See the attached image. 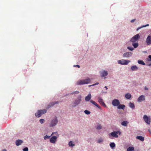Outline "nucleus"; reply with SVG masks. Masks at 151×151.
I'll return each instance as SVG.
<instances>
[{
  "instance_id": "nucleus-48",
  "label": "nucleus",
  "mask_w": 151,
  "mask_h": 151,
  "mask_svg": "<svg viewBox=\"0 0 151 151\" xmlns=\"http://www.w3.org/2000/svg\"><path fill=\"white\" fill-rule=\"evenodd\" d=\"M2 151H6V149H3V150Z\"/></svg>"
},
{
  "instance_id": "nucleus-10",
  "label": "nucleus",
  "mask_w": 151,
  "mask_h": 151,
  "mask_svg": "<svg viewBox=\"0 0 151 151\" xmlns=\"http://www.w3.org/2000/svg\"><path fill=\"white\" fill-rule=\"evenodd\" d=\"M132 55V52H127L124 53L123 56V57L128 58L131 56Z\"/></svg>"
},
{
  "instance_id": "nucleus-22",
  "label": "nucleus",
  "mask_w": 151,
  "mask_h": 151,
  "mask_svg": "<svg viewBox=\"0 0 151 151\" xmlns=\"http://www.w3.org/2000/svg\"><path fill=\"white\" fill-rule=\"evenodd\" d=\"M125 107V106L124 105H119L118 106L117 108L118 109H124Z\"/></svg>"
},
{
  "instance_id": "nucleus-1",
  "label": "nucleus",
  "mask_w": 151,
  "mask_h": 151,
  "mask_svg": "<svg viewBox=\"0 0 151 151\" xmlns=\"http://www.w3.org/2000/svg\"><path fill=\"white\" fill-rule=\"evenodd\" d=\"M118 134L119 135L121 134V132L119 131H114L109 134V137L111 139H113V137L117 138L118 137Z\"/></svg>"
},
{
  "instance_id": "nucleus-4",
  "label": "nucleus",
  "mask_w": 151,
  "mask_h": 151,
  "mask_svg": "<svg viewBox=\"0 0 151 151\" xmlns=\"http://www.w3.org/2000/svg\"><path fill=\"white\" fill-rule=\"evenodd\" d=\"M130 62V60L122 59L118 60V64L122 65H127Z\"/></svg>"
},
{
  "instance_id": "nucleus-37",
  "label": "nucleus",
  "mask_w": 151,
  "mask_h": 151,
  "mask_svg": "<svg viewBox=\"0 0 151 151\" xmlns=\"http://www.w3.org/2000/svg\"><path fill=\"white\" fill-rule=\"evenodd\" d=\"M44 119H41L40 120V122L41 124H43L44 122Z\"/></svg>"
},
{
  "instance_id": "nucleus-16",
  "label": "nucleus",
  "mask_w": 151,
  "mask_h": 151,
  "mask_svg": "<svg viewBox=\"0 0 151 151\" xmlns=\"http://www.w3.org/2000/svg\"><path fill=\"white\" fill-rule=\"evenodd\" d=\"M57 139V137L55 136H54L52 137L50 139V142L55 143L56 140Z\"/></svg>"
},
{
  "instance_id": "nucleus-19",
  "label": "nucleus",
  "mask_w": 151,
  "mask_h": 151,
  "mask_svg": "<svg viewBox=\"0 0 151 151\" xmlns=\"http://www.w3.org/2000/svg\"><path fill=\"white\" fill-rule=\"evenodd\" d=\"M91 93H90L85 98V100L86 101H88L91 99Z\"/></svg>"
},
{
  "instance_id": "nucleus-32",
  "label": "nucleus",
  "mask_w": 151,
  "mask_h": 151,
  "mask_svg": "<svg viewBox=\"0 0 151 151\" xmlns=\"http://www.w3.org/2000/svg\"><path fill=\"white\" fill-rule=\"evenodd\" d=\"M103 141V139L101 138H100L97 141V142L98 143H100L101 142H102Z\"/></svg>"
},
{
  "instance_id": "nucleus-7",
  "label": "nucleus",
  "mask_w": 151,
  "mask_h": 151,
  "mask_svg": "<svg viewBox=\"0 0 151 151\" xmlns=\"http://www.w3.org/2000/svg\"><path fill=\"white\" fill-rule=\"evenodd\" d=\"M81 95L78 96L76 99L75 101L74 104L75 105L73 106L74 107L76 105L79 104L81 100Z\"/></svg>"
},
{
  "instance_id": "nucleus-34",
  "label": "nucleus",
  "mask_w": 151,
  "mask_h": 151,
  "mask_svg": "<svg viewBox=\"0 0 151 151\" xmlns=\"http://www.w3.org/2000/svg\"><path fill=\"white\" fill-rule=\"evenodd\" d=\"M127 48L131 50V51H132L134 50V48L132 47H127Z\"/></svg>"
},
{
  "instance_id": "nucleus-26",
  "label": "nucleus",
  "mask_w": 151,
  "mask_h": 151,
  "mask_svg": "<svg viewBox=\"0 0 151 151\" xmlns=\"http://www.w3.org/2000/svg\"><path fill=\"white\" fill-rule=\"evenodd\" d=\"M134 150V147H130L127 149V151H133Z\"/></svg>"
},
{
  "instance_id": "nucleus-36",
  "label": "nucleus",
  "mask_w": 151,
  "mask_h": 151,
  "mask_svg": "<svg viewBox=\"0 0 151 151\" xmlns=\"http://www.w3.org/2000/svg\"><path fill=\"white\" fill-rule=\"evenodd\" d=\"M79 93V92L78 91H75L74 92H73L71 94H77Z\"/></svg>"
},
{
  "instance_id": "nucleus-28",
  "label": "nucleus",
  "mask_w": 151,
  "mask_h": 151,
  "mask_svg": "<svg viewBox=\"0 0 151 151\" xmlns=\"http://www.w3.org/2000/svg\"><path fill=\"white\" fill-rule=\"evenodd\" d=\"M132 45L134 48H137L138 45V44L137 43L133 42Z\"/></svg>"
},
{
  "instance_id": "nucleus-45",
  "label": "nucleus",
  "mask_w": 151,
  "mask_h": 151,
  "mask_svg": "<svg viewBox=\"0 0 151 151\" xmlns=\"http://www.w3.org/2000/svg\"><path fill=\"white\" fill-rule=\"evenodd\" d=\"M104 88H105L106 89V90H107L108 89L107 87L106 86H105Z\"/></svg>"
},
{
  "instance_id": "nucleus-8",
  "label": "nucleus",
  "mask_w": 151,
  "mask_h": 151,
  "mask_svg": "<svg viewBox=\"0 0 151 151\" xmlns=\"http://www.w3.org/2000/svg\"><path fill=\"white\" fill-rule=\"evenodd\" d=\"M143 119L145 122L149 124H150L151 121L150 117H148L146 115H144L143 116Z\"/></svg>"
},
{
  "instance_id": "nucleus-38",
  "label": "nucleus",
  "mask_w": 151,
  "mask_h": 151,
  "mask_svg": "<svg viewBox=\"0 0 151 151\" xmlns=\"http://www.w3.org/2000/svg\"><path fill=\"white\" fill-rule=\"evenodd\" d=\"M28 149L27 147H26L23 149L24 151H28Z\"/></svg>"
},
{
  "instance_id": "nucleus-5",
  "label": "nucleus",
  "mask_w": 151,
  "mask_h": 151,
  "mask_svg": "<svg viewBox=\"0 0 151 151\" xmlns=\"http://www.w3.org/2000/svg\"><path fill=\"white\" fill-rule=\"evenodd\" d=\"M58 120L56 117H55L53 119L50 123V127H52L54 126L58 123Z\"/></svg>"
},
{
  "instance_id": "nucleus-6",
  "label": "nucleus",
  "mask_w": 151,
  "mask_h": 151,
  "mask_svg": "<svg viewBox=\"0 0 151 151\" xmlns=\"http://www.w3.org/2000/svg\"><path fill=\"white\" fill-rule=\"evenodd\" d=\"M140 36L139 34H137L134 37H133L131 39V41L133 42H134L139 40Z\"/></svg>"
},
{
  "instance_id": "nucleus-25",
  "label": "nucleus",
  "mask_w": 151,
  "mask_h": 151,
  "mask_svg": "<svg viewBox=\"0 0 151 151\" xmlns=\"http://www.w3.org/2000/svg\"><path fill=\"white\" fill-rule=\"evenodd\" d=\"M138 63L139 64H141V65H145V63L142 60H138Z\"/></svg>"
},
{
  "instance_id": "nucleus-29",
  "label": "nucleus",
  "mask_w": 151,
  "mask_h": 151,
  "mask_svg": "<svg viewBox=\"0 0 151 151\" xmlns=\"http://www.w3.org/2000/svg\"><path fill=\"white\" fill-rule=\"evenodd\" d=\"M68 145L70 146L73 147L75 146V145L73 144L72 141H70L68 144Z\"/></svg>"
},
{
  "instance_id": "nucleus-20",
  "label": "nucleus",
  "mask_w": 151,
  "mask_h": 151,
  "mask_svg": "<svg viewBox=\"0 0 151 151\" xmlns=\"http://www.w3.org/2000/svg\"><path fill=\"white\" fill-rule=\"evenodd\" d=\"M130 69L133 71H136L138 69V68L136 66L134 65L131 67Z\"/></svg>"
},
{
  "instance_id": "nucleus-35",
  "label": "nucleus",
  "mask_w": 151,
  "mask_h": 151,
  "mask_svg": "<svg viewBox=\"0 0 151 151\" xmlns=\"http://www.w3.org/2000/svg\"><path fill=\"white\" fill-rule=\"evenodd\" d=\"M149 26L148 24H147L145 25H143V26H142L141 27H140V28H137V31L139 29L141 28L142 27H146L147 26Z\"/></svg>"
},
{
  "instance_id": "nucleus-21",
  "label": "nucleus",
  "mask_w": 151,
  "mask_h": 151,
  "mask_svg": "<svg viewBox=\"0 0 151 151\" xmlns=\"http://www.w3.org/2000/svg\"><path fill=\"white\" fill-rule=\"evenodd\" d=\"M128 124V122L127 121H123L122 123L121 124L124 126L127 127Z\"/></svg>"
},
{
  "instance_id": "nucleus-23",
  "label": "nucleus",
  "mask_w": 151,
  "mask_h": 151,
  "mask_svg": "<svg viewBox=\"0 0 151 151\" xmlns=\"http://www.w3.org/2000/svg\"><path fill=\"white\" fill-rule=\"evenodd\" d=\"M125 96L127 99H129L131 97V95L129 93H127L125 95Z\"/></svg>"
},
{
  "instance_id": "nucleus-14",
  "label": "nucleus",
  "mask_w": 151,
  "mask_h": 151,
  "mask_svg": "<svg viewBox=\"0 0 151 151\" xmlns=\"http://www.w3.org/2000/svg\"><path fill=\"white\" fill-rule=\"evenodd\" d=\"M98 101L101 105L106 106L105 104L103 101V99L101 97H99L98 98Z\"/></svg>"
},
{
  "instance_id": "nucleus-43",
  "label": "nucleus",
  "mask_w": 151,
  "mask_h": 151,
  "mask_svg": "<svg viewBox=\"0 0 151 151\" xmlns=\"http://www.w3.org/2000/svg\"><path fill=\"white\" fill-rule=\"evenodd\" d=\"M145 90H148V88L147 87H145Z\"/></svg>"
},
{
  "instance_id": "nucleus-13",
  "label": "nucleus",
  "mask_w": 151,
  "mask_h": 151,
  "mask_svg": "<svg viewBox=\"0 0 151 151\" xmlns=\"http://www.w3.org/2000/svg\"><path fill=\"white\" fill-rule=\"evenodd\" d=\"M100 75L101 77H104L107 76L108 74V72L106 71L103 70L100 72Z\"/></svg>"
},
{
  "instance_id": "nucleus-40",
  "label": "nucleus",
  "mask_w": 151,
  "mask_h": 151,
  "mask_svg": "<svg viewBox=\"0 0 151 151\" xmlns=\"http://www.w3.org/2000/svg\"><path fill=\"white\" fill-rule=\"evenodd\" d=\"M148 58L149 59L148 60V61H151V55H150L148 56Z\"/></svg>"
},
{
  "instance_id": "nucleus-27",
  "label": "nucleus",
  "mask_w": 151,
  "mask_h": 151,
  "mask_svg": "<svg viewBox=\"0 0 151 151\" xmlns=\"http://www.w3.org/2000/svg\"><path fill=\"white\" fill-rule=\"evenodd\" d=\"M129 106L132 108L134 109V104L131 102H130L129 103Z\"/></svg>"
},
{
  "instance_id": "nucleus-11",
  "label": "nucleus",
  "mask_w": 151,
  "mask_h": 151,
  "mask_svg": "<svg viewBox=\"0 0 151 151\" xmlns=\"http://www.w3.org/2000/svg\"><path fill=\"white\" fill-rule=\"evenodd\" d=\"M58 101H55L50 103L46 107V109H48L51 107L53 106L55 104H58Z\"/></svg>"
},
{
  "instance_id": "nucleus-17",
  "label": "nucleus",
  "mask_w": 151,
  "mask_h": 151,
  "mask_svg": "<svg viewBox=\"0 0 151 151\" xmlns=\"http://www.w3.org/2000/svg\"><path fill=\"white\" fill-rule=\"evenodd\" d=\"M90 102L93 104L95 105L96 106H97L98 108L99 109H101V107L95 101H93L92 100H91L90 101Z\"/></svg>"
},
{
  "instance_id": "nucleus-33",
  "label": "nucleus",
  "mask_w": 151,
  "mask_h": 151,
  "mask_svg": "<svg viewBox=\"0 0 151 151\" xmlns=\"http://www.w3.org/2000/svg\"><path fill=\"white\" fill-rule=\"evenodd\" d=\"M84 112L86 114H89L90 113V112L87 110H85Z\"/></svg>"
},
{
  "instance_id": "nucleus-46",
  "label": "nucleus",
  "mask_w": 151,
  "mask_h": 151,
  "mask_svg": "<svg viewBox=\"0 0 151 151\" xmlns=\"http://www.w3.org/2000/svg\"><path fill=\"white\" fill-rule=\"evenodd\" d=\"M76 66H77L79 68L80 67V66L79 65H77Z\"/></svg>"
},
{
  "instance_id": "nucleus-3",
  "label": "nucleus",
  "mask_w": 151,
  "mask_h": 151,
  "mask_svg": "<svg viewBox=\"0 0 151 151\" xmlns=\"http://www.w3.org/2000/svg\"><path fill=\"white\" fill-rule=\"evenodd\" d=\"M46 112L47 110L45 109L39 110L35 114V115L36 117H39L41 116L42 114L45 113Z\"/></svg>"
},
{
  "instance_id": "nucleus-12",
  "label": "nucleus",
  "mask_w": 151,
  "mask_h": 151,
  "mask_svg": "<svg viewBox=\"0 0 151 151\" xmlns=\"http://www.w3.org/2000/svg\"><path fill=\"white\" fill-rule=\"evenodd\" d=\"M146 42L147 45H151V36H148L146 39Z\"/></svg>"
},
{
  "instance_id": "nucleus-9",
  "label": "nucleus",
  "mask_w": 151,
  "mask_h": 151,
  "mask_svg": "<svg viewBox=\"0 0 151 151\" xmlns=\"http://www.w3.org/2000/svg\"><path fill=\"white\" fill-rule=\"evenodd\" d=\"M120 104L119 101L117 99H114L112 101V104L114 106H118Z\"/></svg>"
},
{
  "instance_id": "nucleus-44",
  "label": "nucleus",
  "mask_w": 151,
  "mask_h": 151,
  "mask_svg": "<svg viewBox=\"0 0 151 151\" xmlns=\"http://www.w3.org/2000/svg\"><path fill=\"white\" fill-rule=\"evenodd\" d=\"M148 131L149 132V133L151 134V130L150 129H148Z\"/></svg>"
},
{
  "instance_id": "nucleus-31",
  "label": "nucleus",
  "mask_w": 151,
  "mask_h": 151,
  "mask_svg": "<svg viewBox=\"0 0 151 151\" xmlns=\"http://www.w3.org/2000/svg\"><path fill=\"white\" fill-rule=\"evenodd\" d=\"M110 146L112 148H114L115 147V144L114 143H111L110 144Z\"/></svg>"
},
{
  "instance_id": "nucleus-24",
  "label": "nucleus",
  "mask_w": 151,
  "mask_h": 151,
  "mask_svg": "<svg viewBox=\"0 0 151 151\" xmlns=\"http://www.w3.org/2000/svg\"><path fill=\"white\" fill-rule=\"evenodd\" d=\"M136 138L137 139L140 140L142 141H143L144 139V137L141 136H137Z\"/></svg>"
},
{
  "instance_id": "nucleus-2",
  "label": "nucleus",
  "mask_w": 151,
  "mask_h": 151,
  "mask_svg": "<svg viewBox=\"0 0 151 151\" xmlns=\"http://www.w3.org/2000/svg\"><path fill=\"white\" fill-rule=\"evenodd\" d=\"M91 81L90 78L86 79L85 80L79 81L77 82V85H83L89 83Z\"/></svg>"
},
{
  "instance_id": "nucleus-15",
  "label": "nucleus",
  "mask_w": 151,
  "mask_h": 151,
  "mask_svg": "<svg viewBox=\"0 0 151 151\" xmlns=\"http://www.w3.org/2000/svg\"><path fill=\"white\" fill-rule=\"evenodd\" d=\"M145 96L144 95L140 96L138 99L137 101L138 102H141L142 101H144L145 100Z\"/></svg>"
},
{
  "instance_id": "nucleus-18",
  "label": "nucleus",
  "mask_w": 151,
  "mask_h": 151,
  "mask_svg": "<svg viewBox=\"0 0 151 151\" xmlns=\"http://www.w3.org/2000/svg\"><path fill=\"white\" fill-rule=\"evenodd\" d=\"M23 142V141L22 140L18 139L16 141V145L18 146L21 145Z\"/></svg>"
},
{
  "instance_id": "nucleus-41",
  "label": "nucleus",
  "mask_w": 151,
  "mask_h": 151,
  "mask_svg": "<svg viewBox=\"0 0 151 151\" xmlns=\"http://www.w3.org/2000/svg\"><path fill=\"white\" fill-rule=\"evenodd\" d=\"M135 20V19H132L131 20V22H133Z\"/></svg>"
},
{
  "instance_id": "nucleus-42",
  "label": "nucleus",
  "mask_w": 151,
  "mask_h": 151,
  "mask_svg": "<svg viewBox=\"0 0 151 151\" xmlns=\"http://www.w3.org/2000/svg\"><path fill=\"white\" fill-rule=\"evenodd\" d=\"M99 83H96L95 84H93V85H91V86H95V85H97V84H98Z\"/></svg>"
},
{
  "instance_id": "nucleus-47",
  "label": "nucleus",
  "mask_w": 151,
  "mask_h": 151,
  "mask_svg": "<svg viewBox=\"0 0 151 151\" xmlns=\"http://www.w3.org/2000/svg\"><path fill=\"white\" fill-rule=\"evenodd\" d=\"M149 66H151V63L148 65Z\"/></svg>"
},
{
  "instance_id": "nucleus-39",
  "label": "nucleus",
  "mask_w": 151,
  "mask_h": 151,
  "mask_svg": "<svg viewBox=\"0 0 151 151\" xmlns=\"http://www.w3.org/2000/svg\"><path fill=\"white\" fill-rule=\"evenodd\" d=\"M50 137V136H48L47 135H46L44 137V139H47L49 138Z\"/></svg>"
},
{
  "instance_id": "nucleus-30",
  "label": "nucleus",
  "mask_w": 151,
  "mask_h": 151,
  "mask_svg": "<svg viewBox=\"0 0 151 151\" xmlns=\"http://www.w3.org/2000/svg\"><path fill=\"white\" fill-rule=\"evenodd\" d=\"M101 126L99 124H98L97 126L96 127V129H101Z\"/></svg>"
}]
</instances>
